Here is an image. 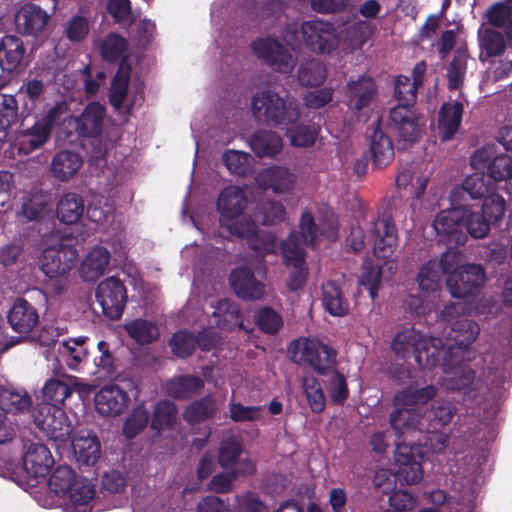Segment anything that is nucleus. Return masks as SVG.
Wrapping results in <instances>:
<instances>
[{"instance_id": "nucleus-32", "label": "nucleus", "mask_w": 512, "mask_h": 512, "mask_svg": "<svg viewBox=\"0 0 512 512\" xmlns=\"http://www.w3.org/2000/svg\"><path fill=\"white\" fill-rule=\"evenodd\" d=\"M23 41L14 35H5L0 39V68L3 71H14L22 63L25 55Z\"/></svg>"}, {"instance_id": "nucleus-20", "label": "nucleus", "mask_w": 512, "mask_h": 512, "mask_svg": "<svg viewBox=\"0 0 512 512\" xmlns=\"http://www.w3.org/2000/svg\"><path fill=\"white\" fill-rule=\"evenodd\" d=\"M367 135L373 165L388 166L394 159V146L391 137L383 131L380 119L367 129Z\"/></svg>"}, {"instance_id": "nucleus-48", "label": "nucleus", "mask_w": 512, "mask_h": 512, "mask_svg": "<svg viewBox=\"0 0 512 512\" xmlns=\"http://www.w3.org/2000/svg\"><path fill=\"white\" fill-rule=\"evenodd\" d=\"M177 418L176 405L169 400H160L156 403L151 419V428L157 433L174 426Z\"/></svg>"}, {"instance_id": "nucleus-57", "label": "nucleus", "mask_w": 512, "mask_h": 512, "mask_svg": "<svg viewBox=\"0 0 512 512\" xmlns=\"http://www.w3.org/2000/svg\"><path fill=\"white\" fill-rule=\"evenodd\" d=\"M222 233H227L230 236H236L242 239H248L254 234L258 228L255 222L246 216L228 220L226 223H220Z\"/></svg>"}, {"instance_id": "nucleus-13", "label": "nucleus", "mask_w": 512, "mask_h": 512, "mask_svg": "<svg viewBox=\"0 0 512 512\" xmlns=\"http://www.w3.org/2000/svg\"><path fill=\"white\" fill-rule=\"evenodd\" d=\"M78 251L69 244L57 243L46 247L40 257V267L49 278L68 273L77 263Z\"/></svg>"}, {"instance_id": "nucleus-36", "label": "nucleus", "mask_w": 512, "mask_h": 512, "mask_svg": "<svg viewBox=\"0 0 512 512\" xmlns=\"http://www.w3.org/2000/svg\"><path fill=\"white\" fill-rule=\"evenodd\" d=\"M204 387V381L194 375H180L165 383L166 393L174 398L185 400L197 394Z\"/></svg>"}, {"instance_id": "nucleus-55", "label": "nucleus", "mask_w": 512, "mask_h": 512, "mask_svg": "<svg viewBox=\"0 0 512 512\" xmlns=\"http://www.w3.org/2000/svg\"><path fill=\"white\" fill-rule=\"evenodd\" d=\"M480 212L492 225H498L504 218L506 201L500 194L493 191L483 200Z\"/></svg>"}, {"instance_id": "nucleus-27", "label": "nucleus", "mask_w": 512, "mask_h": 512, "mask_svg": "<svg viewBox=\"0 0 512 512\" xmlns=\"http://www.w3.org/2000/svg\"><path fill=\"white\" fill-rule=\"evenodd\" d=\"M110 252L105 247H95L85 256L78 269L84 282L99 279L107 270L110 263Z\"/></svg>"}, {"instance_id": "nucleus-49", "label": "nucleus", "mask_w": 512, "mask_h": 512, "mask_svg": "<svg viewBox=\"0 0 512 512\" xmlns=\"http://www.w3.org/2000/svg\"><path fill=\"white\" fill-rule=\"evenodd\" d=\"M72 387L65 381L51 378L43 386L44 402L41 404L56 405L62 407L64 401L72 394Z\"/></svg>"}, {"instance_id": "nucleus-62", "label": "nucleus", "mask_w": 512, "mask_h": 512, "mask_svg": "<svg viewBox=\"0 0 512 512\" xmlns=\"http://www.w3.org/2000/svg\"><path fill=\"white\" fill-rule=\"evenodd\" d=\"M249 158L250 155L246 152L228 150L223 154L222 160L231 174L243 177L250 170Z\"/></svg>"}, {"instance_id": "nucleus-9", "label": "nucleus", "mask_w": 512, "mask_h": 512, "mask_svg": "<svg viewBox=\"0 0 512 512\" xmlns=\"http://www.w3.org/2000/svg\"><path fill=\"white\" fill-rule=\"evenodd\" d=\"M300 32L307 48L315 54H331L339 45V37L332 22L318 18L303 21Z\"/></svg>"}, {"instance_id": "nucleus-58", "label": "nucleus", "mask_w": 512, "mask_h": 512, "mask_svg": "<svg viewBox=\"0 0 512 512\" xmlns=\"http://www.w3.org/2000/svg\"><path fill=\"white\" fill-rule=\"evenodd\" d=\"M255 323L260 331L274 335L283 325L282 317L271 307H263L256 312Z\"/></svg>"}, {"instance_id": "nucleus-45", "label": "nucleus", "mask_w": 512, "mask_h": 512, "mask_svg": "<svg viewBox=\"0 0 512 512\" xmlns=\"http://www.w3.org/2000/svg\"><path fill=\"white\" fill-rule=\"evenodd\" d=\"M391 428L398 438L406 433L414 432L420 424V414L414 409L399 408L391 412L389 416Z\"/></svg>"}, {"instance_id": "nucleus-63", "label": "nucleus", "mask_w": 512, "mask_h": 512, "mask_svg": "<svg viewBox=\"0 0 512 512\" xmlns=\"http://www.w3.org/2000/svg\"><path fill=\"white\" fill-rule=\"evenodd\" d=\"M280 250L285 265L305 264L304 250L300 246L297 236L291 234L286 240L282 241Z\"/></svg>"}, {"instance_id": "nucleus-11", "label": "nucleus", "mask_w": 512, "mask_h": 512, "mask_svg": "<svg viewBox=\"0 0 512 512\" xmlns=\"http://www.w3.org/2000/svg\"><path fill=\"white\" fill-rule=\"evenodd\" d=\"M95 297L104 316L110 320L121 318L128 301L127 289L123 281L116 276L107 277L98 284Z\"/></svg>"}, {"instance_id": "nucleus-35", "label": "nucleus", "mask_w": 512, "mask_h": 512, "mask_svg": "<svg viewBox=\"0 0 512 512\" xmlns=\"http://www.w3.org/2000/svg\"><path fill=\"white\" fill-rule=\"evenodd\" d=\"M82 164V157L77 152L61 150L52 159L51 171L56 179L67 181L78 172Z\"/></svg>"}, {"instance_id": "nucleus-59", "label": "nucleus", "mask_w": 512, "mask_h": 512, "mask_svg": "<svg viewBox=\"0 0 512 512\" xmlns=\"http://www.w3.org/2000/svg\"><path fill=\"white\" fill-rule=\"evenodd\" d=\"M247 244L259 256L275 253L278 248L276 236L266 231L257 230L247 239Z\"/></svg>"}, {"instance_id": "nucleus-21", "label": "nucleus", "mask_w": 512, "mask_h": 512, "mask_svg": "<svg viewBox=\"0 0 512 512\" xmlns=\"http://www.w3.org/2000/svg\"><path fill=\"white\" fill-rule=\"evenodd\" d=\"M50 20L46 10L34 3H26L15 15L16 30L25 36L37 37Z\"/></svg>"}, {"instance_id": "nucleus-61", "label": "nucleus", "mask_w": 512, "mask_h": 512, "mask_svg": "<svg viewBox=\"0 0 512 512\" xmlns=\"http://www.w3.org/2000/svg\"><path fill=\"white\" fill-rule=\"evenodd\" d=\"M448 249L441 255L437 267L441 269L444 274L451 275V273H456L461 269L465 264H463L465 259V254L457 249L455 244H448L446 241H443Z\"/></svg>"}, {"instance_id": "nucleus-4", "label": "nucleus", "mask_w": 512, "mask_h": 512, "mask_svg": "<svg viewBox=\"0 0 512 512\" xmlns=\"http://www.w3.org/2000/svg\"><path fill=\"white\" fill-rule=\"evenodd\" d=\"M105 116V107L99 102H91L79 116L73 118V127L78 138L90 140V153L94 159H104L106 155L107 148L102 138Z\"/></svg>"}, {"instance_id": "nucleus-52", "label": "nucleus", "mask_w": 512, "mask_h": 512, "mask_svg": "<svg viewBox=\"0 0 512 512\" xmlns=\"http://www.w3.org/2000/svg\"><path fill=\"white\" fill-rule=\"evenodd\" d=\"M198 345L197 337L188 331L175 332L169 340L172 353L181 359H186L195 351Z\"/></svg>"}, {"instance_id": "nucleus-31", "label": "nucleus", "mask_w": 512, "mask_h": 512, "mask_svg": "<svg viewBox=\"0 0 512 512\" xmlns=\"http://www.w3.org/2000/svg\"><path fill=\"white\" fill-rule=\"evenodd\" d=\"M506 38L505 33L491 27L481 28L478 31L479 60L485 63L491 58L503 55L507 48Z\"/></svg>"}, {"instance_id": "nucleus-24", "label": "nucleus", "mask_w": 512, "mask_h": 512, "mask_svg": "<svg viewBox=\"0 0 512 512\" xmlns=\"http://www.w3.org/2000/svg\"><path fill=\"white\" fill-rule=\"evenodd\" d=\"M247 206V198L243 189L237 186L224 188L217 200V208L221 214L220 223L240 217Z\"/></svg>"}, {"instance_id": "nucleus-28", "label": "nucleus", "mask_w": 512, "mask_h": 512, "mask_svg": "<svg viewBox=\"0 0 512 512\" xmlns=\"http://www.w3.org/2000/svg\"><path fill=\"white\" fill-rule=\"evenodd\" d=\"M256 181L263 189H271L275 193L287 192L295 182L294 174L288 168L271 166L261 171Z\"/></svg>"}, {"instance_id": "nucleus-14", "label": "nucleus", "mask_w": 512, "mask_h": 512, "mask_svg": "<svg viewBox=\"0 0 512 512\" xmlns=\"http://www.w3.org/2000/svg\"><path fill=\"white\" fill-rule=\"evenodd\" d=\"M486 280L484 268L480 264H466L456 273L446 278L447 288L454 298L475 296Z\"/></svg>"}, {"instance_id": "nucleus-25", "label": "nucleus", "mask_w": 512, "mask_h": 512, "mask_svg": "<svg viewBox=\"0 0 512 512\" xmlns=\"http://www.w3.org/2000/svg\"><path fill=\"white\" fill-rule=\"evenodd\" d=\"M33 408L32 397L25 389L13 385L0 387V409L3 412L20 415L32 413Z\"/></svg>"}, {"instance_id": "nucleus-1", "label": "nucleus", "mask_w": 512, "mask_h": 512, "mask_svg": "<svg viewBox=\"0 0 512 512\" xmlns=\"http://www.w3.org/2000/svg\"><path fill=\"white\" fill-rule=\"evenodd\" d=\"M491 225L480 211H472L469 206H453L442 210L433 222L440 241L456 246H463L468 240L467 235L474 239L485 238Z\"/></svg>"}, {"instance_id": "nucleus-53", "label": "nucleus", "mask_w": 512, "mask_h": 512, "mask_svg": "<svg viewBox=\"0 0 512 512\" xmlns=\"http://www.w3.org/2000/svg\"><path fill=\"white\" fill-rule=\"evenodd\" d=\"M302 387L311 411L316 414L323 412L326 407V400L318 379L305 377L302 380Z\"/></svg>"}, {"instance_id": "nucleus-26", "label": "nucleus", "mask_w": 512, "mask_h": 512, "mask_svg": "<svg viewBox=\"0 0 512 512\" xmlns=\"http://www.w3.org/2000/svg\"><path fill=\"white\" fill-rule=\"evenodd\" d=\"M51 133L52 131L39 118L30 127H25L23 121L17 137L19 151L28 155L41 148L48 142Z\"/></svg>"}, {"instance_id": "nucleus-43", "label": "nucleus", "mask_w": 512, "mask_h": 512, "mask_svg": "<svg viewBox=\"0 0 512 512\" xmlns=\"http://www.w3.org/2000/svg\"><path fill=\"white\" fill-rule=\"evenodd\" d=\"M125 331L138 345H147L159 337L157 325L149 320L138 318L124 325Z\"/></svg>"}, {"instance_id": "nucleus-6", "label": "nucleus", "mask_w": 512, "mask_h": 512, "mask_svg": "<svg viewBox=\"0 0 512 512\" xmlns=\"http://www.w3.org/2000/svg\"><path fill=\"white\" fill-rule=\"evenodd\" d=\"M291 358L299 365H308L317 373L324 375L333 369L336 363V351L329 345L315 339L299 338L289 345Z\"/></svg>"}, {"instance_id": "nucleus-34", "label": "nucleus", "mask_w": 512, "mask_h": 512, "mask_svg": "<svg viewBox=\"0 0 512 512\" xmlns=\"http://www.w3.org/2000/svg\"><path fill=\"white\" fill-rule=\"evenodd\" d=\"M251 150L260 158L274 157L282 147V138L274 131L259 129L249 138Z\"/></svg>"}, {"instance_id": "nucleus-44", "label": "nucleus", "mask_w": 512, "mask_h": 512, "mask_svg": "<svg viewBox=\"0 0 512 512\" xmlns=\"http://www.w3.org/2000/svg\"><path fill=\"white\" fill-rule=\"evenodd\" d=\"M484 17L492 27L504 28L505 36L512 41V9L507 3L499 1L492 4Z\"/></svg>"}, {"instance_id": "nucleus-8", "label": "nucleus", "mask_w": 512, "mask_h": 512, "mask_svg": "<svg viewBox=\"0 0 512 512\" xmlns=\"http://www.w3.org/2000/svg\"><path fill=\"white\" fill-rule=\"evenodd\" d=\"M251 49L259 60L283 74L291 73L297 64L296 57L288 48L271 36L255 39Z\"/></svg>"}, {"instance_id": "nucleus-56", "label": "nucleus", "mask_w": 512, "mask_h": 512, "mask_svg": "<svg viewBox=\"0 0 512 512\" xmlns=\"http://www.w3.org/2000/svg\"><path fill=\"white\" fill-rule=\"evenodd\" d=\"M18 102L14 95L0 93V133L18 121Z\"/></svg>"}, {"instance_id": "nucleus-15", "label": "nucleus", "mask_w": 512, "mask_h": 512, "mask_svg": "<svg viewBox=\"0 0 512 512\" xmlns=\"http://www.w3.org/2000/svg\"><path fill=\"white\" fill-rule=\"evenodd\" d=\"M495 190V183L485 173L474 172L466 176L460 185H456L450 191L451 207L468 206V200H484Z\"/></svg>"}, {"instance_id": "nucleus-3", "label": "nucleus", "mask_w": 512, "mask_h": 512, "mask_svg": "<svg viewBox=\"0 0 512 512\" xmlns=\"http://www.w3.org/2000/svg\"><path fill=\"white\" fill-rule=\"evenodd\" d=\"M254 118L268 126L280 127L294 124L300 118V110L293 102H287L271 90L256 92L251 100Z\"/></svg>"}, {"instance_id": "nucleus-33", "label": "nucleus", "mask_w": 512, "mask_h": 512, "mask_svg": "<svg viewBox=\"0 0 512 512\" xmlns=\"http://www.w3.org/2000/svg\"><path fill=\"white\" fill-rule=\"evenodd\" d=\"M464 106L461 102L443 103L439 110L438 128L443 141H448L458 131L463 116Z\"/></svg>"}, {"instance_id": "nucleus-30", "label": "nucleus", "mask_w": 512, "mask_h": 512, "mask_svg": "<svg viewBox=\"0 0 512 512\" xmlns=\"http://www.w3.org/2000/svg\"><path fill=\"white\" fill-rule=\"evenodd\" d=\"M254 461H243L237 469H225L214 475L209 482V489L216 493H228L233 489V483L239 477H249L256 474Z\"/></svg>"}, {"instance_id": "nucleus-23", "label": "nucleus", "mask_w": 512, "mask_h": 512, "mask_svg": "<svg viewBox=\"0 0 512 512\" xmlns=\"http://www.w3.org/2000/svg\"><path fill=\"white\" fill-rule=\"evenodd\" d=\"M54 459L50 450L41 443H31L23 456V466L28 474L34 478L46 477L52 466Z\"/></svg>"}, {"instance_id": "nucleus-47", "label": "nucleus", "mask_w": 512, "mask_h": 512, "mask_svg": "<svg viewBox=\"0 0 512 512\" xmlns=\"http://www.w3.org/2000/svg\"><path fill=\"white\" fill-rule=\"evenodd\" d=\"M437 394L434 385H427L422 388L407 386L397 393L395 401L404 406L423 405L433 399Z\"/></svg>"}, {"instance_id": "nucleus-39", "label": "nucleus", "mask_w": 512, "mask_h": 512, "mask_svg": "<svg viewBox=\"0 0 512 512\" xmlns=\"http://www.w3.org/2000/svg\"><path fill=\"white\" fill-rule=\"evenodd\" d=\"M322 305L332 316H344L349 311L342 289L333 281L322 284Z\"/></svg>"}, {"instance_id": "nucleus-2", "label": "nucleus", "mask_w": 512, "mask_h": 512, "mask_svg": "<svg viewBox=\"0 0 512 512\" xmlns=\"http://www.w3.org/2000/svg\"><path fill=\"white\" fill-rule=\"evenodd\" d=\"M392 350L401 358L413 357L424 369L435 368L442 357L443 342L441 338H426L414 328L398 332L392 341Z\"/></svg>"}, {"instance_id": "nucleus-46", "label": "nucleus", "mask_w": 512, "mask_h": 512, "mask_svg": "<svg viewBox=\"0 0 512 512\" xmlns=\"http://www.w3.org/2000/svg\"><path fill=\"white\" fill-rule=\"evenodd\" d=\"M217 407L210 396L192 401L184 410L183 418L189 424H196L211 419L216 414Z\"/></svg>"}, {"instance_id": "nucleus-41", "label": "nucleus", "mask_w": 512, "mask_h": 512, "mask_svg": "<svg viewBox=\"0 0 512 512\" xmlns=\"http://www.w3.org/2000/svg\"><path fill=\"white\" fill-rule=\"evenodd\" d=\"M468 58L469 54L466 47H458L455 50L453 59L448 63L446 68L447 86L450 91L458 90L463 86L467 72Z\"/></svg>"}, {"instance_id": "nucleus-40", "label": "nucleus", "mask_w": 512, "mask_h": 512, "mask_svg": "<svg viewBox=\"0 0 512 512\" xmlns=\"http://www.w3.org/2000/svg\"><path fill=\"white\" fill-rule=\"evenodd\" d=\"M85 205L83 198L76 193H66L57 204L58 219L67 224L77 223L84 214Z\"/></svg>"}, {"instance_id": "nucleus-16", "label": "nucleus", "mask_w": 512, "mask_h": 512, "mask_svg": "<svg viewBox=\"0 0 512 512\" xmlns=\"http://www.w3.org/2000/svg\"><path fill=\"white\" fill-rule=\"evenodd\" d=\"M377 94L378 86L368 75H361L355 80H349L346 84L347 106L357 117L367 116Z\"/></svg>"}, {"instance_id": "nucleus-22", "label": "nucleus", "mask_w": 512, "mask_h": 512, "mask_svg": "<svg viewBox=\"0 0 512 512\" xmlns=\"http://www.w3.org/2000/svg\"><path fill=\"white\" fill-rule=\"evenodd\" d=\"M7 319L15 332L27 334L38 324L39 315L36 308L29 301L24 298H17L8 312Z\"/></svg>"}, {"instance_id": "nucleus-19", "label": "nucleus", "mask_w": 512, "mask_h": 512, "mask_svg": "<svg viewBox=\"0 0 512 512\" xmlns=\"http://www.w3.org/2000/svg\"><path fill=\"white\" fill-rule=\"evenodd\" d=\"M229 282L236 296L243 300H259L265 294L264 284L256 279L254 272L248 267H235L230 272Z\"/></svg>"}, {"instance_id": "nucleus-5", "label": "nucleus", "mask_w": 512, "mask_h": 512, "mask_svg": "<svg viewBox=\"0 0 512 512\" xmlns=\"http://www.w3.org/2000/svg\"><path fill=\"white\" fill-rule=\"evenodd\" d=\"M32 418L35 425L55 444L56 448L70 441L73 425L62 407L37 404L32 410Z\"/></svg>"}, {"instance_id": "nucleus-64", "label": "nucleus", "mask_w": 512, "mask_h": 512, "mask_svg": "<svg viewBox=\"0 0 512 512\" xmlns=\"http://www.w3.org/2000/svg\"><path fill=\"white\" fill-rule=\"evenodd\" d=\"M418 286L423 291H436L439 287L440 275L436 261L423 264L417 275Z\"/></svg>"}, {"instance_id": "nucleus-18", "label": "nucleus", "mask_w": 512, "mask_h": 512, "mask_svg": "<svg viewBox=\"0 0 512 512\" xmlns=\"http://www.w3.org/2000/svg\"><path fill=\"white\" fill-rule=\"evenodd\" d=\"M129 402L128 393L115 384L103 386L94 397L96 411L106 417L122 414Z\"/></svg>"}, {"instance_id": "nucleus-7", "label": "nucleus", "mask_w": 512, "mask_h": 512, "mask_svg": "<svg viewBox=\"0 0 512 512\" xmlns=\"http://www.w3.org/2000/svg\"><path fill=\"white\" fill-rule=\"evenodd\" d=\"M470 310L466 303L457 302L446 305L441 312L442 321L449 325L447 339L458 348L471 345L480 332L477 322L468 318Z\"/></svg>"}, {"instance_id": "nucleus-54", "label": "nucleus", "mask_w": 512, "mask_h": 512, "mask_svg": "<svg viewBox=\"0 0 512 512\" xmlns=\"http://www.w3.org/2000/svg\"><path fill=\"white\" fill-rule=\"evenodd\" d=\"M126 48L127 41L124 37L109 33L100 43V54L105 61L115 63L122 58Z\"/></svg>"}, {"instance_id": "nucleus-29", "label": "nucleus", "mask_w": 512, "mask_h": 512, "mask_svg": "<svg viewBox=\"0 0 512 512\" xmlns=\"http://www.w3.org/2000/svg\"><path fill=\"white\" fill-rule=\"evenodd\" d=\"M75 457L79 464L93 466L101 456V445L96 434L80 432L72 441Z\"/></svg>"}, {"instance_id": "nucleus-42", "label": "nucleus", "mask_w": 512, "mask_h": 512, "mask_svg": "<svg viewBox=\"0 0 512 512\" xmlns=\"http://www.w3.org/2000/svg\"><path fill=\"white\" fill-rule=\"evenodd\" d=\"M297 78L301 86H320L327 78L326 66L319 59L305 60L298 67Z\"/></svg>"}, {"instance_id": "nucleus-12", "label": "nucleus", "mask_w": 512, "mask_h": 512, "mask_svg": "<svg viewBox=\"0 0 512 512\" xmlns=\"http://www.w3.org/2000/svg\"><path fill=\"white\" fill-rule=\"evenodd\" d=\"M422 453L419 446L397 442L394 459L398 466L395 478L402 485H411L420 482L423 478L421 465Z\"/></svg>"}, {"instance_id": "nucleus-10", "label": "nucleus", "mask_w": 512, "mask_h": 512, "mask_svg": "<svg viewBox=\"0 0 512 512\" xmlns=\"http://www.w3.org/2000/svg\"><path fill=\"white\" fill-rule=\"evenodd\" d=\"M387 127L400 141L413 144L423 132L420 113L415 106L396 105L389 109Z\"/></svg>"}, {"instance_id": "nucleus-17", "label": "nucleus", "mask_w": 512, "mask_h": 512, "mask_svg": "<svg viewBox=\"0 0 512 512\" xmlns=\"http://www.w3.org/2000/svg\"><path fill=\"white\" fill-rule=\"evenodd\" d=\"M374 255L389 260L398 246V233L394 222L388 217H379L371 229Z\"/></svg>"}, {"instance_id": "nucleus-60", "label": "nucleus", "mask_w": 512, "mask_h": 512, "mask_svg": "<svg viewBox=\"0 0 512 512\" xmlns=\"http://www.w3.org/2000/svg\"><path fill=\"white\" fill-rule=\"evenodd\" d=\"M418 88L409 77L397 76L394 85V96L398 102L397 105L415 106Z\"/></svg>"}, {"instance_id": "nucleus-51", "label": "nucleus", "mask_w": 512, "mask_h": 512, "mask_svg": "<svg viewBox=\"0 0 512 512\" xmlns=\"http://www.w3.org/2000/svg\"><path fill=\"white\" fill-rule=\"evenodd\" d=\"M76 480V473L73 469L67 465H60L50 475L48 487L56 495L64 496L68 494Z\"/></svg>"}, {"instance_id": "nucleus-50", "label": "nucleus", "mask_w": 512, "mask_h": 512, "mask_svg": "<svg viewBox=\"0 0 512 512\" xmlns=\"http://www.w3.org/2000/svg\"><path fill=\"white\" fill-rule=\"evenodd\" d=\"M149 420V411L143 404L137 405L123 423V435L129 440L134 439L147 427Z\"/></svg>"}, {"instance_id": "nucleus-37", "label": "nucleus", "mask_w": 512, "mask_h": 512, "mask_svg": "<svg viewBox=\"0 0 512 512\" xmlns=\"http://www.w3.org/2000/svg\"><path fill=\"white\" fill-rule=\"evenodd\" d=\"M244 446L234 437L223 439L218 448L217 461L224 469H237L243 461H252L249 457H242Z\"/></svg>"}, {"instance_id": "nucleus-38", "label": "nucleus", "mask_w": 512, "mask_h": 512, "mask_svg": "<svg viewBox=\"0 0 512 512\" xmlns=\"http://www.w3.org/2000/svg\"><path fill=\"white\" fill-rule=\"evenodd\" d=\"M213 317L220 329L231 331L236 327H243L242 313L238 305L229 299L218 300Z\"/></svg>"}]
</instances>
